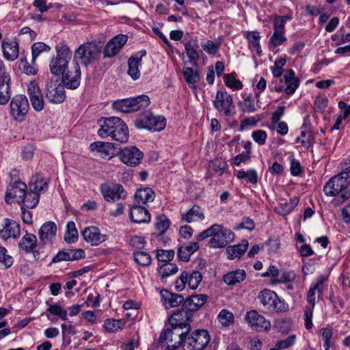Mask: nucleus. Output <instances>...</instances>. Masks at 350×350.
<instances>
[{
    "mask_svg": "<svg viewBox=\"0 0 350 350\" xmlns=\"http://www.w3.org/2000/svg\"><path fill=\"white\" fill-rule=\"evenodd\" d=\"M10 77H5L0 81V105H6L10 97Z\"/></svg>",
    "mask_w": 350,
    "mask_h": 350,
    "instance_id": "nucleus-39",
    "label": "nucleus"
},
{
    "mask_svg": "<svg viewBox=\"0 0 350 350\" xmlns=\"http://www.w3.org/2000/svg\"><path fill=\"white\" fill-rule=\"evenodd\" d=\"M0 262L2 263L6 269L10 268L13 264L12 257L7 254V250L2 246H0Z\"/></svg>",
    "mask_w": 350,
    "mask_h": 350,
    "instance_id": "nucleus-64",
    "label": "nucleus"
},
{
    "mask_svg": "<svg viewBox=\"0 0 350 350\" xmlns=\"http://www.w3.org/2000/svg\"><path fill=\"white\" fill-rule=\"evenodd\" d=\"M239 107L243 113H251L257 111V105L255 104L254 98L251 95L247 96L243 100L239 101Z\"/></svg>",
    "mask_w": 350,
    "mask_h": 350,
    "instance_id": "nucleus-45",
    "label": "nucleus"
},
{
    "mask_svg": "<svg viewBox=\"0 0 350 350\" xmlns=\"http://www.w3.org/2000/svg\"><path fill=\"white\" fill-rule=\"evenodd\" d=\"M233 104L232 96L226 91H217L213 106L217 111L226 117H232L234 112L231 109Z\"/></svg>",
    "mask_w": 350,
    "mask_h": 350,
    "instance_id": "nucleus-14",
    "label": "nucleus"
},
{
    "mask_svg": "<svg viewBox=\"0 0 350 350\" xmlns=\"http://www.w3.org/2000/svg\"><path fill=\"white\" fill-rule=\"evenodd\" d=\"M57 226L53 221H46L38 230L40 241L42 245H46L51 242L55 237Z\"/></svg>",
    "mask_w": 350,
    "mask_h": 350,
    "instance_id": "nucleus-28",
    "label": "nucleus"
},
{
    "mask_svg": "<svg viewBox=\"0 0 350 350\" xmlns=\"http://www.w3.org/2000/svg\"><path fill=\"white\" fill-rule=\"evenodd\" d=\"M284 31V20L282 18H275L273 21V33L269 40V44L275 47L282 45L287 40Z\"/></svg>",
    "mask_w": 350,
    "mask_h": 350,
    "instance_id": "nucleus-23",
    "label": "nucleus"
},
{
    "mask_svg": "<svg viewBox=\"0 0 350 350\" xmlns=\"http://www.w3.org/2000/svg\"><path fill=\"white\" fill-rule=\"evenodd\" d=\"M183 77L186 82L189 85H192L196 88L195 84L200 81V75L198 71H194L190 67H186L183 69Z\"/></svg>",
    "mask_w": 350,
    "mask_h": 350,
    "instance_id": "nucleus-50",
    "label": "nucleus"
},
{
    "mask_svg": "<svg viewBox=\"0 0 350 350\" xmlns=\"http://www.w3.org/2000/svg\"><path fill=\"white\" fill-rule=\"evenodd\" d=\"M55 49L57 55L51 60L49 68L53 75L59 76L68 68L72 52L66 44L57 45Z\"/></svg>",
    "mask_w": 350,
    "mask_h": 350,
    "instance_id": "nucleus-6",
    "label": "nucleus"
},
{
    "mask_svg": "<svg viewBox=\"0 0 350 350\" xmlns=\"http://www.w3.org/2000/svg\"><path fill=\"white\" fill-rule=\"evenodd\" d=\"M92 151H97L102 154L103 157H109V149L111 148V144L108 142H95L90 144V146Z\"/></svg>",
    "mask_w": 350,
    "mask_h": 350,
    "instance_id": "nucleus-51",
    "label": "nucleus"
},
{
    "mask_svg": "<svg viewBox=\"0 0 350 350\" xmlns=\"http://www.w3.org/2000/svg\"><path fill=\"white\" fill-rule=\"evenodd\" d=\"M3 55L8 61H14L18 56V43L16 40H3L1 44Z\"/></svg>",
    "mask_w": 350,
    "mask_h": 350,
    "instance_id": "nucleus-31",
    "label": "nucleus"
},
{
    "mask_svg": "<svg viewBox=\"0 0 350 350\" xmlns=\"http://www.w3.org/2000/svg\"><path fill=\"white\" fill-rule=\"evenodd\" d=\"M217 318L223 326H229L234 321L233 314L225 309L219 313Z\"/></svg>",
    "mask_w": 350,
    "mask_h": 350,
    "instance_id": "nucleus-61",
    "label": "nucleus"
},
{
    "mask_svg": "<svg viewBox=\"0 0 350 350\" xmlns=\"http://www.w3.org/2000/svg\"><path fill=\"white\" fill-rule=\"evenodd\" d=\"M184 45L189 63L193 66H196V61L200 58V46L197 38H191Z\"/></svg>",
    "mask_w": 350,
    "mask_h": 350,
    "instance_id": "nucleus-30",
    "label": "nucleus"
},
{
    "mask_svg": "<svg viewBox=\"0 0 350 350\" xmlns=\"http://www.w3.org/2000/svg\"><path fill=\"white\" fill-rule=\"evenodd\" d=\"M204 218V213L201 208L198 205H194L186 213L182 214L181 216V220L187 223H191L195 221H202Z\"/></svg>",
    "mask_w": 350,
    "mask_h": 350,
    "instance_id": "nucleus-37",
    "label": "nucleus"
},
{
    "mask_svg": "<svg viewBox=\"0 0 350 350\" xmlns=\"http://www.w3.org/2000/svg\"><path fill=\"white\" fill-rule=\"evenodd\" d=\"M248 242L247 240H243L241 243L228 246L226 248L228 258L230 259L240 258L246 252Z\"/></svg>",
    "mask_w": 350,
    "mask_h": 350,
    "instance_id": "nucleus-41",
    "label": "nucleus"
},
{
    "mask_svg": "<svg viewBox=\"0 0 350 350\" xmlns=\"http://www.w3.org/2000/svg\"><path fill=\"white\" fill-rule=\"evenodd\" d=\"M211 340L209 333L206 329H196L185 334L183 350H203Z\"/></svg>",
    "mask_w": 350,
    "mask_h": 350,
    "instance_id": "nucleus-5",
    "label": "nucleus"
},
{
    "mask_svg": "<svg viewBox=\"0 0 350 350\" xmlns=\"http://www.w3.org/2000/svg\"><path fill=\"white\" fill-rule=\"evenodd\" d=\"M27 93L35 111H41L44 108V99L42 92L34 81L27 85Z\"/></svg>",
    "mask_w": 350,
    "mask_h": 350,
    "instance_id": "nucleus-22",
    "label": "nucleus"
},
{
    "mask_svg": "<svg viewBox=\"0 0 350 350\" xmlns=\"http://www.w3.org/2000/svg\"><path fill=\"white\" fill-rule=\"evenodd\" d=\"M171 224L170 220L165 215H159L156 217L154 228L158 232L157 236H162Z\"/></svg>",
    "mask_w": 350,
    "mask_h": 350,
    "instance_id": "nucleus-43",
    "label": "nucleus"
},
{
    "mask_svg": "<svg viewBox=\"0 0 350 350\" xmlns=\"http://www.w3.org/2000/svg\"><path fill=\"white\" fill-rule=\"evenodd\" d=\"M51 50V47L42 42H38L33 44L31 46V53H32V64L36 62L38 56L42 52H48Z\"/></svg>",
    "mask_w": 350,
    "mask_h": 350,
    "instance_id": "nucleus-53",
    "label": "nucleus"
},
{
    "mask_svg": "<svg viewBox=\"0 0 350 350\" xmlns=\"http://www.w3.org/2000/svg\"><path fill=\"white\" fill-rule=\"evenodd\" d=\"M157 270L162 279H164L178 272V267L174 263H164L159 266Z\"/></svg>",
    "mask_w": 350,
    "mask_h": 350,
    "instance_id": "nucleus-48",
    "label": "nucleus"
},
{
    "mask_svg": "<svg viewBox=\"0 0 350 350\" xmlns=\"http://www.w3.org/2000/svg\"><path fill=\"white\" fill-rule=\"evenodd\" d=\"M299 199L295 196L290 199L288 202H281L277 207L278 211L280 215H286L289 214L294 208L298 204Z\"/></svg>",
    "mask_w": 350,
    "mask_h": 350,
    "instance_id": "nucleus-44",
    "label": "nucleus"
},
{
    "mask_svg": "<svg viewBox=\"0 0 350 350\" xmlns=\"http://www.w3.org/2000/svg\"><path fill=\"white\" fill-rule=\"evenodd\" d=\"M146 55V51L142 50L135 53L128 59L127 73L133 80L138 79L141 76L139 68L142 66V59Z\"/></svg>",
    "mask_w": 350,
    "mask_h": 350,
    "instance_id": "nucleus-24",
    "label": "nucleus"
},
{
    "mask_svg": "<svg viewBox=\"0 0 350 350\" xmlns=\"http://www.w3.org/2000/svg\"><path fill=\"white\" fill-rule=\"evenodd\" d=\"M246 38L248 40L250 48L255 51L258 55H260L262 49L260 44V36L259 32L256 31H248L246 34Z\"/></svg>",
    "mask_w": 350,
    "mask_h": 350,
    "instance_id": "nucleus-42",
    "label": "nucleus"
},
{
    "mask_svg": "<svg viewBox=\"0 0 350 350\" xmlns=\"http://www.w3.org/2000/svg\"><path fill=\"white\" fill-rule=\"evenodd\" d=\"M10 105L11 116L15 120L22 122L29 109L27 97L22 94L16 95L12 98Z\"/></svg>",
    "mask_w": 350,
    "mask_h": 350,
    "instance_id": "nucleus-12",
    "label": "nucleus"
},
{
    "mask_svg": "<svg viewBox=\"0 0 350 350\" xmlns=\"http://www.w3.org/2000/svg\"><path fill=\"white\" fill-rule=\"evenodd\" d=\"M100 49L96 42L81 44L75 53V58L80 60L85 66L93 64L100 55Z\"/></svg>",
    "mask_w": 350,
    "mask_h": 350,
    "instance_id": "nucleus-10",
    "label": "nucleus"
},
{
    "mask_svg": "<svg viewBox=\"0 0 350 350\" xmlns=\"http://www.w3.org/2000/svg\"><path fill=\"white\" fill-rule=\"evenodd\" d=\"M134 259L137 263L142 266H148L152 262L150 255L145 252H135L133 254Z\"/></svg>",
    "mask_w": 350,
    "mask_h": 350,
    "instance_id": "nucleus-57",
    "label": "nucleus"
},
{
    "mask_svg": "<svg viewBox=\"0 0 350 350\" xmlns=\"http://www.w3.org/2000/svg\"><path fill=\"white\" fill-rule=\"evenodd\" d=\"M100 192L105 201L114 202L120 199H124L126 196V192L123 187L118 183H105L100 187Z\"/></svg>",
    "mask_w": 350,
    "mask_h": 350,
    "instance_id": "nucleus-13",
    "label": "nucleus"
},
{
    "mask_svg": "<svg viewBox=\"0 0 350 350\" xmlns=\"http://www.w3.org/2000/svg\"><path fill=\"white\" fill-rule=\"evenodd\" d=\"M38 245L37 237L31 233L26 234L21 238L18 243V247L25 253H31Z\"/></svg>",
    "mask_w": 350,
    "mask_h": 350,
    "instance_id": "nucleus-35",
    "label": "nucleus"
},
{
    "mask_svg": "<svg viewBox=\"0 0 350 350\" xmlns=\"http://www.w3.org/2000/svg\"><path fill=\"white\" fill-rule=\"evenodd\" d=\"M200 245L198 241L187 242L182 244L178 249V257L184 262H188L190 260L191 256L198 251Z\"/></svg>",
    "mask_w": 350,
    "mask_h": 350,
    "instance_id": "nucleus-32",
    "label": "nucleus"
},
{
    "mask_svg": "<svg viewBox=\"0 0 350 350\" xmlns=\"http://www.w3.org/2000/svg\"><path fill=\"white\" fill-rule=\"evenodd\" d=\"M20 234V224L16 221L5 218L3 227L0 230V237L4 240H8L10 238L17 239L19 237Z\"/></svg>",
    "mask_w": 350,
    "mask_h": 350,
    "instance_id": "nucleus-26",
    "label": "nucleus"
},
{
    "mask_svg": "<svg viewBox=\"0 0 350 350\" xmlns=\"http://www.w3.org/2000/svg\"><path fill=\"white\" fill-rule=\"evenodd\" d=\"M252 139L260 146L265 144L267 138V133L261 129L254 131L252 133Z\"/></svg>",
    "mask_w": 350,
    "mask_h": 350,
    "instance_id": "nucleus-63",
    "label": "nucleus"
},
{
    "mask_svg": "<svg viewBox=\"0 0 350 350\" xmlns=\"http://www.w3.org/2000/svg\"><path fill=\"white\" fill-rule=\"evenodd\" d=\"M192 318L193 314L187 310H185L184 307L182 306L181 310H178L170 317V325L180 327L181 330L187 332L191 329L189 321Z\"/></svg>",
    "mask_w": 350,
    "mask_h": 350,
    "instance_id": "nucleus-18",
    "label": "nucleus"
},
{
    "mask_svg": "<svg viewBox=\"0 0 350 350\" xmlns=\"http://www.w3.org/2000/svg\"><path fill=\"white\" fill-rule=\"evenodd\" d=\"M47 188V182H44L40 177L37 176L32 178L29 184V191L26 190L24 198L19 204H23L27 208H35L39 202L40 193L46 191Z\"/></svg>",
    "mask_w": 350,
    "mask_h": 350,
    "instance_id": "nucleus-3",
    "label": "nucleus"
},
{
    "mask_svg": "<svg viewBox=\"0 0 350 350\" xmlns=\"http://www.w3.org/2000/svg\"><path fill=\"white\" fill-rule=\"evenodd\" d=\"M150 103V98L148 96L141 95L114 101L112 107L117 111L128 113L145 109L149 106Z\"/></svg>",
    "mask_w": 350,
    "mask_h": 350,
    "instance_id": "nucleus-4",
    "label": "nucleus"
},
{
    "mask_svg": "<svg viewBox=\"0 0 350 350\" xmlns=\"http://www.w3.org/2000/svg\"><path fill=\"white\" fill-rule=\"evenodd\" d=\"M258 298L260 303L271 312L282 313L288 308L285 301L281 299L274 291L269 289L261 291Z\"/></svg>",
    "mask_w": 350,
    "mask_h": 350,
    "instance_id": "nucleus-8",
    "label": "nucleus"
},
{
    "mask_svg": "<svg viewBox=\"0 0 350 350\" xmlns=\"http://www.w3.org/2000/svg\"><path fill=\"white\" fill-rule=\"evenodd\" d=\"M26 190L27 185L25 183L20 180L15 181L8 188L5 196V201L8 204H11L15 200L19 204L21 200H23Z\"/></svg>",
    "mask_w": 350,
    "mask_h": 350,
    "instance_id": "nucleus-20",
    "label": "nucleus"
},
{
    "mask_svg": "<svg viewBox=\"0 0 350 350\" xmlns=\"http://www.w3.org/2000/svg\"><path fill=\"white\" fill-rule=\"evenodd\" d=\"M245 321L252 329L262 332L268 331L271 328V323L256 310H250L245 315Z\"/></svg>",
    "mask_w": 350,
    "mask_h": 350,
    "instance_id": "nucleus-19",
    "label": "nucleus"
},
{
    "mask_svg": "<svg viewBox=\"0 0 350 350\" xmlns=\"http://www.w3.org/2000/svg\"><path fill=\"white\" fill-rule=\"evenodd\" d=\"M125 325V321L122 319H108L105 321L103 327L109 332H116L122 329Z\"/></svg>",
    "mask_w": 350,
    "mask_h": 350,
    "instance_id": "nucleus-49",
    "label": "nucleus"
},
{
    "mask_svg": "<svg viewBox=\"0 0 350 350\" xmlns=\"http://www.w3.org/2000/svg\"><path fill=\"white\" fill-rule=\"evenodd\" d=\"M155 193L154 191L149 188L139 189L135 194V202L136 204H147L152 202L154 199Z\"/></svg>",
    "mask_w": 350,
    "mask_h": 350,
    "instance_id": "nucleus-36",
    "label": "nucleus"
},
{
    "mask_svg": "<svg viewBox=\"0 0 350 350\" xmlns=\"http://www.w3.org/2000/svg\"><path fill=\"white\" fill-rule=\"evenodd\" d=\"M328 277L325 275H319L314 282H313L310 288L312 289L314 292L318 293L319 297H321L323 295V291L325 289V282L327 280Z\"/></svg>",
    "mask_w": 350,
    "mask_h": 350,
    "instance_id": "nucleus-54",
    "label": "nucleus"
},
{
    "mask_svg": "<svg viewBox=\"0 0 350 350\" xmlns=\"http://www.w3.org/2000/svg\"><path fill=\"white\" fill-rule=\"evenodd\" d=\"M175 252L173 250H157L156 257L159 262L170 263L174 258Z\"/></svg>",
    "mask_w": 350,
    "mask_h": 350,
    "instance_id": "nucleus-55",
    "label": "nucleus"
},
{
    "mask_svg": "<svg viewBox=\"0 0 350 350\" xmlns=\"http://www.w3.org/2000/svg\"><path fill=\"white\" fill-rule=\"evenodd\" d=\"M225 84L230 88L239 90L243 88V84L239 81L236 79L234 73L227 74L224 76Z\"/></svg>",
    "mask_w": 350,
    "mask_h": 350,
    "instance_id": "nucleus-58",
    "label": "nucleus"
},
{
    "mask_svg": "<svg viewBox=\"0 0 350 350\" xmlns=\"http://www.w3.org/2000/svg\"><path fill=\"white\" fill-rule=\"evenodd\" d=\"M161 296L167 309L177 307L184 302L183 295L171 293L167 290H162Z\"/></svg>",
    "mask_w": 350,
    "mask_h": 350,
    "instance_id": "nucleus-34",
    "label": "nucleus"
},
{
    "mask_svg": "<svg viewBox=\"0 0 350 350\" xmlns=\"http://www.w3.org/2000/svg\"><path fill=\"white\" fill-rule=\"evenodd\" d=\"M135 124L138 129L161 131L166 126V120L163 116H155L150 111H146L138 116Z\"/></svg>",
    "mask_w": 350,
    "mask_h": 350,
    "instance_id": "nucleus-9",
    "label": "nucleus"
},
{
    "mask_svg": "<svg viewBox=\"0 0 350 350\" xmlns=\"http://www.w3.org/2000/svg\"><path fill=\"white\" fill-rule=\"evenodd\" d=\"M285 57H280L274 62V65L271 68V72L274 77H280L283 74V67L286 64Z\"/></svg>",
    "mask_w": 350,
    "mask_h": 350,
    "instance_id": "nucleus-59",
    "label": "nucleus"
},
{
    "mask_svg": "<svg viewBox=\"0 0 350 350\" xmlns=\"http://www.w3.org/2000/svg\"><path fill=\"white\" fill-rule=\"evenodd\" d=\"M246 277V273L243 269H237L225 274L223 278L224 282L228 286L234 285L237 283L243 282Z\"/></svg>",
    "mask_w": 350,
    "mask_h": 350,
    "instance_id": "nucleus-38",
    "label": "nucleus"
},
{
    "mask_svg": "<svg viewBox=\"0 0 350 350\" xmlns=\"http://www.w3.org/2000/svg\"><path fill=\"white\" fill-rule=\"evenodd\" d=\"M98 124L100 129L97 133L100 137H111L112 139L121 143L128 141L129 129L121 118L116 116L101 118Z\"/></svg>",
    "mask_w": 350,
    "mask_h": 350,
    "instance_id": "nucleus-1",
    "label": "nucleus"
},
{
    "mask_svg": "<svg viewBox=\"0 0 350 350\" xmlns=\"http://www.w3.org/2000/svg\"><path fill=\"white\" fill-rule=\"evenodd\" d=\"M83 239L92 245H98L107 239V236L102 234L100 230L94 226H89L82 231Z\"/></svg>",
    "mask_w": 350,
    "mask_h": 350,
    "instance_id": "nucleus-27",
    "label": "nucleus"
},
{
    "mask_svg": "<svg viewBox=\"0 0 350 350\" xmlns=\"http://www.w3.org/2000/svg\"><path fill=\"white\" fill-rule=\"evenodd\" d=\"M236 176L239 179L246 178L247 180L252 184H256L258 182V174L254 169H250L247 171L239 170L236 174Z\"/></svg>",
    "mask_w": 350,
    "mask_h": 350,
    "instance_id": "nucleus-52",
    "label": "nucleus"
},
{
    "mask_svg": "<svg viewBox=\"0 0 350 350\" xmlns=\"http://www.w3.org/2000/svg\"><path fill=\"white\" fill-rule=\"evenodd\" d=\"M79 234L74 221L67 223L66 230L64 234V240L67 243L72 244L78 240Z\"/></svg>",
    "mask_w": 350,
    "mask_h": 350,
    "instance_id": "nucleus-46",
    "label": "nucleus"
},
{
    "mask_svg": "<svg viewBox=\"0 0 350 350\" xmlns=\"http://www.w3.org/2000/svg\"><path fill=\"white\" fill-rule=\"evenodd\" d=\"M185 334L187 332L180 327L170 326L161 333L159 342L161 347L165 346L166 349H178L180 345L183 346Z\"/></svg>",
    "mask_w": 350,
    "mask_h": 350,
    "instance_id": "nucleus-7",
    "label": "nucleus"
},
{
    "mask_svg": "<svg viewBox=\"0 0 350 350\" xmlns=\"http://www.w3.org/2000/svg\"><path fill=\"white\" fill-rule=\"evenodd\" d=\"M61 75L62 76V81L66 88L74 90L79 87L81 79V70L77 62L72 66L68 67Z\"/></svg>",
    "mask_w": 350,
    "mask_h": 350,
    "instance_id": "nucleus-16",
    "label": "nucleus"
},
{
    "mask_svg": "<svg viewBox=\"0 0 350 350\" xmlns=\"http://www.w3.org/2000/svg\"><path fill=\"white\" fill-rule=\"evenodd\" d=\"M18 68L22 72L27 75H36L37 73V68L33 65H30L25 57L21 58L18 62Z\"/></svg>",
    "mask_w": 350,
    "mask_h": 350,
    "instance_id": "nucleus-60",
    "label": "nucleus"
},
{
    "mask_svg": "<svg viewBox=\"0 0 350 350\" xmlns=\"http://www.w3.org/2000/svg\"><path fill=\"white\" fill-rule=\"evenodd\" d=\"M321 340L323 341V347L325 350H329L334 344L333 329L331 327H323L319 331Z\"/></svg>",
    "mask_w": 350,
    "mask_h": 350,
    "instance_id": "nucleus-47",
    "label": "nucleus"
},
{
    "mask_svg": "<svg viewBox=\"0 0 350 350\" xmlns=\"http://www.w3.org/2000/svg\"><path fill=\"white\" fill-rule=\"evenodd\" d=\"M202 280V273L198 271H193L188 276V284L190 288L196 289Z\"/></svg>",
    "mask_w": 350,
    "mask_h": 350,
    "instance_id": "nucleus-62",
    "label": "nucleus"
},
{
    "mask_svg": "<svg viewBox=\"0 0 350 350\" xmlns=\"http://www.w3.org/2000/svg\"><path fill=\"white\" fill-rule=\"evenodd\" d=\"M314 135L310 129L304 124L301 127V134L296 139L297 143H300L303 146L308 148L312 145Z\"/></svg>",
    "mask_w": 350,
    "mask_h": 350,
    "instance_id": "nucleus-40",
    "label": "nucleus"
},
{
    "mask_svg": "<svg viewBox=\"0 0 350 350\" xmlns=\"http://www.w3.org/2000/svg\"><path fill=\"white\" fill-rule=\"evenodd\" d=\"M119 157L124 163L135 167L141 163L144 154L136 146H128L121 150Z\"/></svg>",
    "mask_w": 350,
    "mask_h": 350,
    "instance_id": "nucleus-17",
    "label": "nucleus"
},
{
    "mask_svg": "<svg viewBox=\"0 0 350 350\" xmlns=\"http://www.w3.org/2000/svg\"><path fill=\"white\" fill-rule=\"evenodd\" d=\"M126 41V36L122 34L116 36L106 44L103 51L104 56L105 57H114L120 52Z\"/></svg>",
    "mask_w": 350,
    "mask_h": 350,
    "instance_id": "nucleus-25",
    "label": "nucleus"
},
{
    "mask_svg": "<svg viewBox=\"0 0 350 350\" xmlns=\"http://www.w3.org/2000/svg\"><path fill=\"white\" fill-rule=\"evenodd\" d=\"M85 256V251L82 249H64L57 252L53 258L49 265L62 261H75L83 258Z\"/></svg>",
    "mask_w": 350,
    "mask_h": 350,
    "instance_id": "nucleus-21",
    "label": "nucleus"
},
{
    "mask_svg": "<svg viewBox=\"0 0 350 350\" xmlns=\"http://www.w3.org/2000/svg\"><path fill=\"white\" fill-rule=\"evenodd\" d=\"M46 312L51 314L57 315L63 321L68 319V312L57 304H50L46 309Z\"/></svg>",
    "mask_w": 350,
    "mask_h": 350,
    "instance_id": "nucleus-56",
    "label": "nucleus"
},
{
    "mask_svg": "<svg viewBox=\"0 0 350 350\" xmlns=\"http://www.w3.org/2000/svg\"><path fill=\"white\" fill-rule=\"evenodd\" d=\"M131 221L135 224L147 223L150 221V214L144 207L135 205L130 211Z\"/></svg>",
    "mask_w": 350,
    "mask_h": 350,
    "instance_id": "nucleus-33",
    "label": "nucleus"
},
{
    "mask_svg": "<svg viewBox=\"0 0 350 350\" xmlns=\"http://www.w3.org/2000/svg\"><path fill=\"white\" fill-rule=\"evenodd\" d=\"M64 88L57 79L48 82L46 85V97L48 100L53 104L62 103L66 99Z\"/></svg>",
    "mask_w": 350,
    "mask_h": 350,
    "instance_id": "nucleus-15",
    "label": "nucleus"
},
{
    "mask_svg": "<svg viewBox=\"0 0 350 350\" xmlns=\"http://www.w3.org/2000/svg\"><path fill=\"white\" fill-rule=\"evenodd\" d=\"M206 295H193L187 297L183 302V306L192 314L193 312L198 310L206 302Z\"/></svg>",
    "mask_w": 350,
    "mask_h": 350,
    "instance_id": "nucleus-29",
    "label": "nucleus"
},
{
    "mask_svg": "<svg viewBox=\"0 0 350 350\" xmlns=\"http://www.w3.org/2000/svg\"><path fill=\"white\" fill-rule=\"evenodd\" d=\"M350 184V170L345 171L332 177L324 186L325 194L328 196H336V204L342 203L350 196V191L347 189Z\"/></svg>",
    "mask_w": 350,
    "mask_h": 350,
    "instance_id": "nucleus-2",
    "label": "nucleus"
},
{
    "mask_svg": "<svg viewBox=\"0 0 350 350\" xmlns=\"http://www.w3.org/2000/svg\"><path fill=\"white\" fill-rule=\"evenodd\" d=\"M215 230L213 232V237L211 238L209 245L214 248H222L231 243L234 238V232L222 225L215 224Z\"/></svg>",
    "mask_w": 350,
    "mask_h": 350,
    "instance_id": "nucleus-11",
    "label": "nucleus"
}]
</instances>
